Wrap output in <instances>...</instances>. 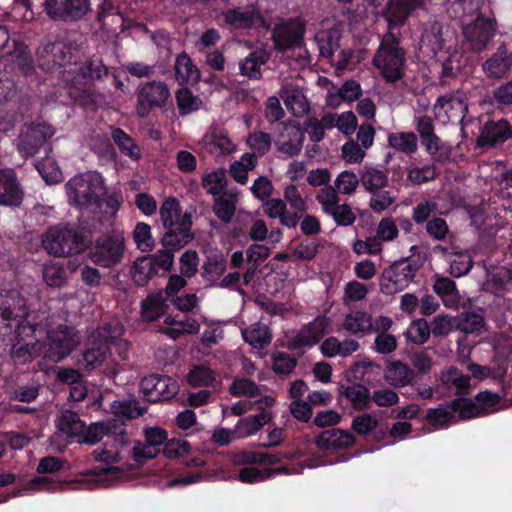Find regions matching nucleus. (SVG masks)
Wrapping results in <instances>:
<instances>
[{
	"label": "nucleus",
	"instance_id": "nucleus-1",
	"mask_svg": "<svg viewBox=\"0 0 512 512\" xmlns=\"http://www.w3.org/2000/svg\"><path fill=\"white\" fill-rule=\"evenodd\" d=\"M426 6L427 0H386L381 9L387 32L373 57V64L387 82L394 83L402 78L406 61V52L394 30L404 26L411 16Z\"/></svg>",
	"mask_w": 512,
	"mask_h": 512
},
{
	"label": "nucleus",
	"instance_id": "nucleus-2",
	"mask_svg": "<svg viewBox=\"0 0 512 512\" xmlns=\"http://www.w3.org/2000/svg\"><path fill=\"white\" fill-rule=\"evenodd\" d=\"M19 335H35L40 339L41 358L51 362H60L66 358L81 342L78 332L66 325L53 326L52 321L46 318L45 323H22L18 327Z\"/></svg>",
	"mask_w": 512,
	"mask_h": 512
},
{
	"label": "nucleus",
	"instance_id": "nucleus-3",
	"mask_svg": "<svg viewBox=\"0 0 512 512\" xmlns=\"http://www.w3.org/2000/svg\"><path fill=\"white\" fill-rule=\"evenodd\" d=\"M123 335V327L117 321L103 325L93 331L87 348L78 359V365L86 371L100 368L111 356L110 344L116 343Z\"/></svg>",
	"mask_w": 512,
	"mask_h": 512
},
{
	"label": "nucleus",
	"instance_id": "nucleus-4",
	"mask_svg": "<svg viewBox=\"0 0 512 512\" xmlns=\"http://www.w3.org/2000/svg\"><path fill=\"white\" fill-rule=\"evenodd\" d=\"M69 204L95 212L105 195L104 178L98 172H85L72 177L65 185Z\"/></svg>",
	"mask_w": 512,
	"mask_h": 512
},
{
	"label": "nucleus",
	"instance_id": "nucleus-5",
	"mask_svg": "<svg viewBox=\"0 0 512 512\" xmlns=\"http://www.w3.org/2000/svg\"><path fill=\"white\" fill-rule=\"evenodd\" d=\"M42 246L55 257H69L84 250V243L77 231L61 225L51 227L42 235Z\"/></svg>",
	"mask_w": 512,
	"mask_h": 512
},
{
	"label": "nucleus",
	"instance_id": "nucleus-6",
	"mask_svg": "<svg viewBox=\"0 0 512 512\" xmlns=\"http://www.w3.org/2000/svg\"><path fill=\"white\" fill-rule=\"evenodd\" d=\"M125 252L122 234L115 233L98 237L89 250L90 260L103 268H111L121 263Z\"/></svg>",
	"mask_w": 512,
	"mask_h": 512
},
{
	"label": "nucleus",
	"instance_id": "nucleus-7",
	"mask_svg": "<svg viewBox=\"0 0 512 512\" xmlns=\"http://www.w3.org/2000/svg\"><path fill=\"white\" fill-rule=\"evenodd\" d=\"M170 90L163 81H147L141 83L136 89V113L139 117H146L152 109L162 108L167 104Z\"/></svg>",
	"mask_w": 512,
	"mask_h": 512
},
{
	"label": "nucleus",
	"instance_id": "nucleus-8",
	"mask_svg": "<svg viewBox=\"0 0 512 512\" xmlns=\"http://www.w3.org/2000/svg\"><path fill=\"white\" fill-rule=\"evenodd\" d=\"M420 49L433 57L453 48V34L441 22L429 20L421 25Z\"/></svg>",
	"mask_w": 512,
	"mask_h": 512
},
{
	"label": "nucleus",
	"instance_id": "nucleus-9",
	"mask_svg": "<svg viewBox=\"0 0 512 512\" xmlns=\"http://www.w3.org/2000/svg\"><path fill=\"white\" fill-rule=\"evenodd\" d=\"M276 400L272 395H265L261 398L254 400L257 405V410L260 412L256 415H251L241 418L234 426L236 436L238 439H243L256 434L264 425L269 423L272 418L270 408L274 406Z\"/></svg>",
	"mask_w": 512,
	"mask_h": 512
},
{
	"label": "nucleus",
	"instance_id": "nucleus-10",
	"mask_svg": "<svg viewBox=\"0 0 512 512\" xmlns=\"http://www.w3.org/2000/svg\"><path fill=\"white\" fill-rule=\"evenodd\" d=\"M417 270V265L407 260L395 263L383 273L380 283L381 291L386 295L403 291L413 282Z\"/></svg>",
	"mask_w": 512,
	"mask_h": 512
},
{
	"label": "nucleus",
	"instance_id": "nucleus-11",
	"mask_svg": "<svg viewBox=\"0 0 512 512\" xmlns=\"http://www.w3.org/2000/svg\"><path fill=\"white\" fill-rule=\"evenodd\" d=\"M462 26L465 40L469 44L470 49L475 52L486 49L496 32L495 20L481 15H477L470 22L463 20Z\"/></svg>",
	"mask_w": 512,
	"mask_h": 512
},
{
	"label": "nucleus",
	"instance_id": "nucleus-12",
	"mask_svg": "<svg viewBox=\"0 0 512 512\" xmlns=\"http://www.w3.org/2000/svg\"><path fill=\"white\" fill-rule=\"evenodd\" d=\"M0 319L2 320L5 328H10L11 324L7 321H15L17 327L22 323L35 322V318L27 313L25 299L21 294L11 289L4 294L0 292Z\"/></svg>",
	"mask_w": 512,
	"mask_h": 512
},
{
	"label": "nucleus",
	"instance_id": "nucleus-13",
	"mask_svg": "<svg viewBox=\"0 0 512 512\" xmlns=\"http://www.w3.org/2000/svg\"><path fill=\"white\" fill-rule=\"evenodd\" d=\"M500 402L498 394L483 391L476 395L475 400L458 398L452 401L451 408L458 412L462 419L484 416L489 409Z\"/></svg>",
	"mask_w": 512,
	"mask_h": 512
},
{
	"label": "nucleus",
	"instance_id": "nucleus-14",
	"mask_svg": "<svg viewBox=\"0 0 512 512\" xmlns=\"http://www.w3.org/2000/svg\"><path fill=\"white\" fill-rule=\"evenodd\" d=\"M467 97L464 92L456 91L440 96L435 105V116L442 122H461L467 111Z\"/></svg>",
	"mask_w": 512,
	"mask_h": 512
},
{
	"label": "nucleus",
	"instance_id": "nucleus-15",
	"mask_svg": "<svg viewBox=\"0 0 512 512\" xmlns=\"http://www.w3.org/2000/svg\"><path fill=\"white\" fill-rule=\"evenodd\" d=\"M140 389L147 401L157 402L173 398L179 391V385L170 376L149 375L141 380Z\"/></svg>",
	"mask_w": 512,
	"mask_h": 512
},
{
	"label": "nucleus",
	"instance_id": "nucleus-16",
	"mask_svg": "<svg viewBox=\"0 0 512 512\" xmlns=\"http://www.w3.org/2000/svg\"><path fill=\"white\" fill-rule=\"evenodd\" d=\"M224 21L234 28H259L269 27L259 9L255 5L237 7L223 12Z\"/></svg>",
	"mask_w": 512,
	"mask_h": 512
},
{
	"label": "nucleus",
	"instance_id": "nucleus-17",
	"mask_svg": "<svg viewBox=\"0 0 512 512\" xmlns=\"http://www.w3.org/2000/svg\"><path fill=\"white\" fill-rule=\"evenodd\" d=\"M512 68V50L501 43L496 51L482 63V71L487 79L496 81L507 76Z\"/></svg>",
	"mask_w": 512,
	"mask_h": 512
},
{
	"label": "nucleus",
	"instance_id": "nucleus-18",
	"mask_svg": "<svg viewBox=\"0 0 512 512\" xmlns=\"http://www.w3.org/2000/svg\"><path fill=\"white\" fill-rule=\"evenodd\" d=\"M304 27L301 22L293 20L274 27L272 39L276 49L285 51L301 44Z\"/></svg>",
	"mask_w": 512,
	"mask_h": 512
},
{
	"label": "nucleus",
	"instance_id": "nucleus-19",
	"mask_svg": "<svg viewBox=\"0 0 512 512\" xmlns=\"http://www.w3.org/2000/svg\"><path fill=\"white\" fill-rule=\"evenodd\" d=\"M16 342L12 344L10 355L18 364L31 362L35 357H41L40 339L35 335H19L18 328L15 331Z\"/></svg>",
	"mask_w": 512,
	"mask_h": 512
},
{
	"label": "nucleus",
	"instance_id": "nucleus-20",
	"mask_svg": "<svg viewBox=\"0 0 512 512\" xmlns=\"http://www.w3.org/2000/svg\"><path fill=\"white\" fill-rule=\"evenodd\" d=\"M128 442L127 435L120 430L113 437L107 439L102 447L93 451L94 459L108 465L119 463L123 458V452Z\"/></svg>",
	"mask_w": 512,
	"mask_h": 512
},
{
	"label": "nucleus",
	"instance_id": "nucleus-21",
	"mask_svg": "<svg viewBox=\"0 0 512 512\" xmlns=\"http://www.w3.org/2000/svg\"><path fill=\"white\" fill-rule=\"evenodd\" d=\"M331 320L326 316H318L304 325L293 339L295 347H311L317 344L327 333Z\"/></svg>",
	"mask_w": 512,
	"mask_h": 512
},
{
	"label": "nucleus",
	"instance_id": "nucleus-22",
	"mask_svg": "<svg viewBox=\"0 0 512 512\" xmlns=\"http://www.w3.org/2000/svg\"><path fill=\"white\" fill-rule=\"evenodd\" d=\"M39 66L44 70H52L56 66H64L71 62V49L63 43H52L37 51Z\"/></svg>",
	"mask_w": 512,
	"mask_h": 512
},
{
	"label": "nucleus",
	"instance_id": "nucleus-23",
	"mask_svg": "<svg viewBox=\"0 0 512 512\" xmlns=\"http://www.w3.org/2000/svg\"><path fill=\"white\" fill-rule=\"evenodd\" d=\"M200 145L214 156L229 155L235 151V144L229 135L218 127H212L200 141Z\"/></svg>",
	"mask_w": 512,
	"mask_h": 512
},
{
	"label": "nucleus",
	"instance_id": "nucleus-24",
	"mask_svg": "<svg viewBox=\"0 0 512 512\" xmlns=\"http://www.w3.org/2000/svg\"><path fill=\"white\" fill-rule=\"evenodd\" d=\"M191 226V215L185 212L180 226L168 228V231L164 234L162 238L164 248L175 252L190 243L193 239V234L190 231Z\"/></svg>",
	"mask_w": 512,
	"mask_h": 512
},
{
	"label": "nucleus",
	"instance_id": "nucleus-25",
	"mask_svg": "<svg viewBox=\"0 0 512 512\" xmlns=\"http://www.w3.org/2000/svg\"><path fill=\"white\" fill-rule=\"evenodd\" d=\"M512 136V128L506 120H491L484 124L478 138L480 146H496Z\"/></svg>",
	"mask_w": 512,
	"mask_h": 512
},
{
	"label": "nucleus",
	"instance_id": "nucleus-26",
	"mask_svg": "<svg viewBox=\"0 0 512 512\" xmlns=\"http://www.w3.org/2000/svg\"><path fill=\"white\" fill-rule=\"evenodd\" d=\"M23 192L11 169H0V205H18L22 201Z\"/></svg>",
	"mask_w": 512,
	"mask_h": 512
},
{
	"label": "nucleus",
	"instance_id": "nucleus-27",
	"mask_svg": "<svg viewBox=\"0 0 512 512\" xmlns=\"http://www.w3.org/2000/svg\"><path fill=\"white\" fill-rule=\"evenodd\" d=\"M355 437L346 430L328 429L319 434L315 444L322 450H340L352 446Z\"/></svg>",
	"mask_w": 512,
	"mask_h": 512
},
{
	"label": "nucleus",
	"instance_id": "nucleus-28",
	"mask_svg": "<svg viewBox=\"0 0 512 512\" xmlns=\"http://www.w3.org/2000/svg\"><path fill=\"white\" fill-rule=\"evenodd\" d=\"M286 108L296 117H302L310 110L309 103L303 91L292 83H285L280 90Z\"/></svg>",
	"mask_w": 512,
	"mask_h": 512
},
{
	"label": "nucleus",
	"instance_id": "nucleus-29",
	"mask_svg": "<svg viewBox=\"0 0 512 512\" xmlns=\"http://www.w3.org/2000/svg\"><path fill=\"white\" fill-rule=\"evenodd\" d=\"M54 129L47 124H38L25 135L21 136L18 142L19 149L26 155H34L39 146L54 135Z\"/></svg>",
	"mask_w": 512,
	"mask_h": 512
},
{
	"label": "nucleus",
	"instance_id": "nucleus-30",
	"mask_svg": "<svg viewBox=\"0 0 512 512\" xmlns=\"http://www.w3.org/2000/svg\"><path fill=\"white\" fill-rule=\"evenodd\" d=\"M303 143V131L298 127L290 126L284 128V133L275 141V147L285 156L294 157L301 152Z\"/></svg>",
	"mask_w": 512,
	"mask_h": 512
},
{
	"label": "nucleus",
	"instance_id": "nucleus-31",
	"mask_svg": "<svg viewBox=\"0 0 512 512\" xmlns=\"http://www.w3.org/2000/svg\"><path fill=\"white\" fill-rule=\"evenodd\" d=\"M414 378V370L408 364L400 360L390 361L384 372V379L395 388L410 385Z\"/></svg>",
	"mask_w": 512,
	"mask_h": 512
},
{
	"label": "nucleus",
	"instance_id": "nucleus-32",
	"mask_svg": "<svg viewBox=\"0 0 512 512\" xmlns=\"http://www.w3.org/2000/svg\"><path fill=\"white\" fill-rule=\"evenodd\" d=\"M269 59L270 54L265 49L261 48L250 52L239 62L240 74L250 80H260L262 78L261 66L265 65Z\"/></svg>",
	"mask_w": 512,
	"mask_h": 512
},
{
	"label": "nucleus",
	"instance_id": "nucleus-33",
	"mask_svg": "<svg viewBox=\"0 0 512 512\" xmlns=\"http://www.w3.org/2000/svg\"><path fill=\"white\" fill-rule=\"evenodd\" d=\"M362 95L361 85L355 80H348L340 88L333 86L326 96V104L332 108L338 107L342 101L353 102Z\"/></svg>",
	"mask_w": 512,
	"mask_h": 512
},
{
	"label": "nucleus",
	"instance_id": "nucleus-34",
	"mask_svg": "<svg viewBox=\"0 0 512 512\" xmlns=\"http://www.w3.org/2000/svg\"><path fill=\"white\" fill-rule=\"evenodd\" d=\"M373 318L365 311H352L343 318L342 328L354 335H367L372 331Z\"/></svg>",
	"mask_w": 512,
	"mask_h": 512
},
{
	"label": "nucleus",
	"instance_id": "nucleus-35",
	"mask_svg": "<svg viewBox=\"0 0 512 512\" xmlns=\"http://www.w3.org/2000/svg\"><path fill=\"white\" fill-rule=\"evenodd\" d=\"M439 381L448 389H454L456 395L468 394L470 389V376L453 366L440 373Z\"/></svg>",
	"mask_w": 512,
	"mask_h": 512
},
{
	"label": "nucleus",
	"instance_id": "nucleus-36",
	"mask_svg": "<svg viewBox=\"0 0 512 512\" xmlns=\"http://www.w3.org/2000/svg\"><path fill=\"white\" fill-rule=\"evenodd\" d=\"M57 428L67 438L74 439L82 436L85 431V423L76 412L63 410L58 417Z\"/></svg>",
	"mask_w": 512,
	"mask_h": 512
},
{
	"label": "nucleus",
	"instance_id": "nucleus-37",
	"mask_svg": "<svg viewBox=\"0 0 512 512\" xmlns=\"http://www.w3.org/2000/svg\"><path fill=\"white\" fill-rule=\"evenodd\" d=\"M241 334L245 342L257 349L267 347L272 340L268 326L260 322H256L250 327L242 328Z\"/></svg>",
	"mask_w": 512,
	"mask_h": 512
},
{
	"label": "nucleus",
	"instance_id": "nucleus-38",
	"mask_svg": "<svg viewBox=\"0 0 512 512\" xmlns=\"http://www.w3.org/2000/svg\"><path fill=\"white\" fill-rule=\"evenodd\" d=\"M340 394L357 410H366L371 407L370 391L362 384L342 386L340 388Z\"/></svg>",
	"mask_w": 512,
	"mask_h": 512
},
{
	"label": "nucleus",
	"instance_id": "nucleus-39",
	"mask_svg": "<svg viewBox=\"0 0 512 512\" xmlns=\"http://www.w3.org/2000/svg\"><path fill=\"white\" fill-rule=\"evenodd\" d=\"M237 202V192H224L215 198L213 212L222 222L230 223L234 217Z\"/></svg>",
	"mask_w": 512,
	"mask_h": 512
},
{
	"label": "nucleus",
	"instance_id": "nucleus-40",
	"mask_svg": "<svg viewBox=\"0 0 512 512\" xmlns=\"http://www.w3.org/2000/svg\"><path fill=\"white\" fill-rule=\"evenodd\" d=\"M263 210L265 215H267L269 218H278L283 226L288 228L296 227V218L290 216V213L287 211V204L282 199H266L263 204Z\"/></svg>",
	"mask_w": 512,
	"mask_h": 512
},
{
	"label": "nucleus",
	"instance_id": "nucleus-41",
	"mask_svg": "<svg viewBox=\"0 0 512 512\" xmlns=\"http://www.w3.org/2000/svg\"><path fill=\"white\" fill-rule=\"evenodd\" d=\"M174 70L176 80L180 84L197 82L200 79L198 68L186 53H181L176 57Z\"/></svg>",
	"mask_w": 512,
	"mask_h": 512
},
{
	"label": "nucleus",
	"instance_id": "nucleus-42",
	"mask_svg": "<svg viewBox=\"0 0 512 512\" xmlns=\"http://www.w3.org/2000/svg\"><path fill=\"white\" fill-rule=\"evenodd\" d=\"M321 56L331 58L339 48L341 32L338 27L323 29L316 34Z\"/></svg>",
	"mask_w": 512,
	"mask_h": 512
},
{
	"label": "nucleus",
	"instance_id": "nucleus-43",
	"mask_svg": "<svg viewBox=\"0 0 512 512\" xmlns=\"http://www.w3.org/2000/svg\"><path fill=\"white\" fill-rule=\"evenodd\" d=\"M283 197V201L286 202V204L293 210V212L290 213V216L296 218L297 225L300 218L308 210L307 201L302 196L300 189L294 184L287 185L284 188Z\"/></svg>",
	"mask_w": 512,
	"mask_h": 512
},
{
	"label": "nucleus",
	"instance_id": "nucleus-44",
	"mask_svg": "<svg viewBox=\"0 0 512 512\" xmlns=\"http://www.w3.org/2000/svg\"><path fill=\"white\" fill-rule=\"evenodd\" d=\"M117 433L118 432L112 430V425L109 422H95L87 429L85 428L84 433L79 437L77 442L94 445L100 442L105 436L109 439Z\"/></svg>",
	"mask_w": 512,
	"mask_h": 512
},
{
	"label": "nucleus",
	"instance_id": "nucleus-45",
	"mask_svg": "<svg viewBox=\"0 0 512 512\" xmlns=\"http://www.w3.org/2000/svg\"><path fill=\"white\" fill-rule=\"evenodd\" d=\"M437 63L441 70L440 75L442 79L455 77L460 71V58L461 55L455 49H449L444 53L435 56Z\"/></svg>",
	"mask_w": 512,
	"mask_h": 512
},
{
	"label": "nucleus",
	"instance_id": "nucleus-46",
	"mask_svg": "<svg viewBox=\"0 0 512 512\" xmlns=\"http://www.w3.org/2000/svg\"><path fill=\"white\" fill-rule=\"evenodd\" d=\"M360 181L363 187L370 193H376L384 188L388 183L386 173L374 167H364Z\"/></svg>",
	"mask_w": 512,
	"mask_h": 512
},
{
	"label": "nucleus",
	"instance_id": "nucleus-47",
	"mask_svg": "<svg viewBox=\"0 0 512 512\" xmlns=\"http://www.w3.org/2000/svg\"><path fill=\"white\" fill-rule=\"evenodd\" d=\"M160 217L165 228L179 227L184 218L179 202L174 198L166 199L160 207Z\"/></svg>",
	"mask_w": 512,
	"mask_h": 512
},
{
	"label": "nucleus",
	"instance_id": "nucleus-48",
	"mask_svg": "<svg viewBox=\"0 0 512 512\" xmlns=\"http://www.w3.org/2000/svg\"><path fill=\"white\" fill-rule=\"evenodd\" d=\"M158 273L148 256L138 258L134 262L132 279L138 286H145Z\"/></svg>",
	"mask_w": 512,
	"mask_h": 512
},
{
	"label": "nucleus",
	"instance_id": "nucleus-49",
	"mask_svg": "<svg viewBox=\"0 0 512 512\" xmlns=\"http://www.w3.org/2000/svg\"><path fill=\"white\" fill-rule=\"evenodd\" d=\"M389 145L396 151L412 154L418 148L417 137L413 132H394L388 135Z\"/></svg>",
	"mask_w": 512,
	"mask_h": 512
},
{
	"label": "nucleus",
	"instance_id": "nucleus-50",
	"mask_svg": "<svg viewBox=\"0 0 512 512\" xmlns=\"http://www.w3.org/2000/svg\"><path fill=\"white\" fill-rule=\"evenodd\" d=\"M166 304L160 296H148L141 303V317L143 320L151 322L156 321L164 315Z\"/></svg>",
	"mask_w": 512,
	"mask_h": 512
},
{
	"label": "nucleus",
	"instance_id": "nucleus-51",
	"mask_svg": "<svg viewBox=\"0 0 512 512\" xmlns=\"http://www.w3.org/2000/svg\"><path fill=\"white\" fill-rule=\"evenodd\" d=\"M112 139L123 154L137 160L141 157L140 149L133 139L120 128L112 130Z\"/></svg>",
	"mask_w": 512,
	"mask_h": 512
},
{
	"label": "nucleus",
	"instance_id": "nucleus-52",
	"mask_svg": "<svg viewBox=\"0 0 512 512\" xmlns=\"http://www.w3.org/2000/svg\"><path fill=\"white\" fill-rule=\"evenodd\" d=\"M229 390L233 396H245L255 400L266 395L262 394L260 387L255 382L246 378L235 379Z\"/></svg>",
	"mask_w": 512,
	"mask_h": 512
},
{
	"label": "nucleus",
	"instance_id": "nucleus-53",
	"mask_svg": "<svg viewBox=\"0 0 512 512\" xmlns=\"http://www.w3.org/2000/svg\"><path fill=\"white\" fill-rule=\"evenodd\" d=\"M187 381L191 386H209L215 381V373L205 365H194L187 374Z\"/></svg>",
	"mask_w": 512,
	"mask_h": 512
},
{
	"label": "nucleus",
	"instance_id": "nucleus-54",
	"mask_svg": "<svg viewBox=\"0 0 512 512\" xmlns=\"http://www.w3.org/2000/svg\"><path fill=\"white\" fill-rule=\"evenodd\" d=\"M80 75L87 80H101L108 75V68L102 60L93 58L85 61L79 67Z\"/></svg>",
	"mask_w": 512,
	"mask_h": 512
},
{
	"label": "nucleus",
	"instance_id": "nucleus-55",
	"mask_svg": "<svg viewBox=\"0 0 512 512\" xmlns=\"http://www.w3.org/2000/svg\"><path fill=\"white\" fill-rule=\"evenodd\" d=\"M176 102L181 115L190 114L199 109L201 100L194 96L187 88H181L176 92Z\"/></svg>",
	"mask_w": 512,
	"mask_h": 512
},
{
	"label": "nucleus",
	"instance_id": "nucleus-56",
	"mask_svg": "<svg viewBox=\"0 0 512 512\" xmlns=\"http://www.w3.org/2000/svg\"><path fill=\"white\" fill-rule=\"evenodd\" d=\"M360 178L352 171L345 170L334 180V187L340 194L351 195L356 191Z\"/></svg>",
	"mask_w": 512,
	"mask_h": 512
},
{
	"label": "nucleus",
	"instance_id": "nucleus-57",
	"mask_svg": "<svg viewBox=\"0 0 512 512\" xmlns=\"http://www.w3.org/2000/svg\"><path fill=\"white\" fill-rule=\"evenodd\" d=\"M431 332V326L424 319H418L412 322L405 332L407 339L415 344H424L428 341Z\"/></svg>",
	"mask_w": 512,
	"mask_h": 512
},
{
	"label": "nucleus",
	"instance_id": "nucleus-58",
	"mask_svg": "<svg viewBox=\"0 0 512 512\" xmlns=\"http://www.w3.org/2000/svg\"><path fill=\"white\" fill-rule=\"evenodd\" d=\"M436 177L437 171L434 165L412 166L407 170V180L414 185H421L434 180Z\"/></svg>",
	"mask_w": 512,
	"mask_h": 512
},
{
	"label": "nucleus",
	"instance_id": "nucleus-59",
	"mask_svg": "<svg viewBox=\"0 0 512 512\" xmlns=\"http://www.w3.org/2000/svg\"><path fill=\"white\" fill-rule=\"evenodd\" d=\"M202 182L203 187L206 189L207 193L214 196L221 195L226 184L225 170L219 169L217 171L206 174L203 177Z\"/></svg>",
	"mask_w": 512,
	"mask_h": 512
},
{
	"label": "nucleus",
	"instance_id": "nucleus-60",
	"mask_svg": "<svg viewBox=\"0 0 512 512\" xmlns=\"http://www.w3.org/2000/svg\"><path fill=\"white\" fill-rule=\"evenodd\" d=\"M133 239L136 246L142 252H149L154 247V240L151 235V228L148 224L139 222L133 231Z\"/></svg>",
	"mask_w": 512,
	"mask_h": 512
},
{
	"label": "nucleus",
	"instance_id": "nucleus-61",
	"mask_svg": "<svg viewBox=\"0 0 512 512\" xmlns=\"http://www.w3.org/2000/svg\"><path fill=\"white\" fill-rule=\"evenodd\" d=\"M383 243L376 235L369 236L365 240L358 239L353 243V251L358 255L368 254L376 256L383 251Z\"/></svg>",
	"mask_w": 512,
	"mask_h": 512
},
{
	"label": "nucleus",
	"instance_id": "nucleus-62",
	"mask_svg": "<svg viewBox=\"0 0 512 512\" xmlns=\"http://www.w3.org/2000/svg\"><path fill=\"white\" fill-rule=\"evenodd\" d=\"M338 194L339 192L332 185L325 186L318 190L316 200L326 214L332 212V209L339 204L340 198Z\"/></svg>",
	"mask_w": 512,
	"mask_h": 512
},
{
	"label": "nucleus",
	"instance_id": "nucleus-63",
	"mask_svg": "<svg viewBox=\"0 0 512 512\" xmlns=\"http://www.w3.org/2000/svg\"><path fill=\"white\" fill-rule=\"evenodd\" d=\"M271 144L270 134L263 131H254L247 138V145L261 156L269 152Z\"/></svg>",
	"mask_w": 512,
	"mask_h": 512
},
{
	"label": "nucleus",
	"instance_id": "nucleus-64",
	"mask_svg": "<svg viewBox=\"0 0 512 512\" xmlns=\"http://www.w3.org/2000/svg\"><path fill=\"white\" fill-rule=\"evenodd\" d=\"M512 283V266L503 267L491 276L490 286L495 293H502L510 289Z\"/></svg>",
	"mask_w": 512,
	"mask_h": 512
}]
</instances>
